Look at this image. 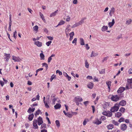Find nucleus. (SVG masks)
Segmentation results:
<instances>
[{"label":"nucleus","mask_w":132,"mask_h":132,"mask_svg":"<svg viewBox=\"0 0 132 132\" xmlns=\"http://www.w3.org/2000/svg\"><path fill=\"white\" fill-rule=\"evenodd\" d=\"M127 82L126 85V89H129L132 88V78L127 80Z\"/></svg>","instance_id":"f257e3e1"},{"label":"nucleus","mask_w":132,"mask_h":132,"mask_svg":"<svg viewBox=\"0 0 132 132\" xmlns=\"http://www.w3.org/2000/svg\"><path fill=\"white\" fill-rule=\"evenodd\" d=\"M119 105L118 104H116L110 109L112 112H114L117 111L119 109Z\"/></svg>","instance_id":"f03ea898"},{"label":"nucleus","mask_w":132,"mask_h":132,"mask_svg":"<svg viewBox=\"0 0 132 132\" xmlns=\"http://www.w3.org/2000/svg\"><path fill=\"white\" fill-rule=\"evenodd\" d=\"M102 113L103 115L110 117H111L112 115V112L109 111H104Z\"/></svg>","instance_id":"7ed1b4c3"},{"label":"nucleus","mask_w":132,"mask_h":132,"mask_svg":"<svg viewBox=\"0 0 132 132\" xmlns=\"http://www.w3.org/2000/svg\"><path fill=\"white\" fill-rule=\"evenodd\" d=\"M120 98V97L117 95H113L111 97V100L114 102L118 101Z\"/></svg>","instance_id":"20e7f679"},{"label":"nucleus","mask_w":132,"mask_h":132,"mask_svg":"<svg viewBox=\"0 0 132 132\" xmlns=\"http://www.w3.org/2000/svg\"><path fill=\"white\" fill-rule=\"evenodd\" d=\"M70 27V26L69 24L68 25L65 29V32L67 36L68 35L69 32L71 31Z\"/></svg>","instance_id":"39448f33"},{"label":"nucleus","mask_w":132,"mask_h":132,"mask_svg":"<svg viewBox=\"0 0 132 132\" xmlns=\"http://www.w3.org/2000/svg\"><path fill=\"white\" fill-rule=\"evenodd\" d=\"M33 126L34 127V128L35 129H36L38 128V127L37 125V120L36 119H34L33 121Z\"/></svg>","instance_id":"423d86ee"},{"label":"nucleus","mask_w":132,"mask_h":132,"mask_svg":"<svg viewBox=\"0 0 132 132\" xmlns=\"http://www.w3.org/2000/svg\"><path fill=\"white\" fill-rule=\"evenodd\" d=\"M110 103L107 102H105L103 104V108L104 109L106 110L107 108L109 107Z\"/></svg>","instance_id":"0eeeda50"},{"label":"nucleus","mask_w":132,"mask_h":132,"mask_svg":"<svg viewBox=\"0 0 132 132\" xmlns=\"http://www.w3.org/2000/svg\"><path fill=\"white\" fill-rule=\"evenodd\" d=\"M37 122L39 125H40L42 124L43 122L42 119L41 117H39L37 118Z\"/></svg>","instance_id":"6e6552de"},{"label":"nucleus","mask_w":132,"mask_h":132,"mask_svg":"<svg viewBox=\"0 0 132 132\" xmlns=\"http://www.w3.org/2000/svg\"><path fill=\"white\" fill-rule=\"evenodd\" d=\"M74 101L81 102L82 101V98L80 96H78L76 97L74 99Z\"/></svg>","instance_id":"1a4fd4ad"},{"label":"nucleus","mask_w":132,"mask_h":132,"mask_svg":"<svg viewBox=\"0 0 132 132\" xmlns=\"http://www.w3.org/2000/svg\"><path fill=\"white\" fill-rule=\"evenodd\" d=\"M127 128V125L125 124H121L120 126V128L122 130L125 131L126 130Z\"/></svg>","instance_id":"9d476101"},{"label":"nucleus","mask_w":132,"mask_h":132,"mask_svg":"<svg viewBox=\"0 0 132 132\" xmlns=\"http://www.w3.org/2000/svg\"><path fill=\"white\" fill-rule=\"evenodd\" d=\"M12 60L15 62H19L20 60V59L18 57H16L14 56H12Z\"/></svg>","instance_id":"9b49d317"},{"label":"nucleus","mask_w":132,"mask_h":132,"mask_svg":"<svg viewBox=\"0 0 132 132\" xmlns=\"http://www.w3.org/2000/svg\"><path fill=\"white\" fill-rule=\"evenodd\" d=\"M5 56V57L4 58L5 60V61L7 62H8L10 57V54H7L6 53H4Z\"/></svg>","instance_id":"f8f14e48"},{"label":"nucleus","mask_w":132,"mask_h":132,"mask_svg":"<svg viewBox=\"0 0 132 132\" xmlns=\"http://www.w3.org/2000/svg\"><path fill=\"white\" fill-rule=\"evenodd\" d=\"M111 83V81H108L106 82V84L108 86L109 89L108 90V92L110 91Z\"/></svg>","instance_id":"ddd939ff"},{"label":"nucleus","mask_w":132,"mask_h":132,"mask_svg":"<svg viewBox=\"0 0 132 132\" xmlns=\"http://www.w3.org/2000/svg\"><path fill=\"white\" fill-rule=\"evenodd\" d=\"M125 90V88L124 87H120L117 90L118 93H121L122 92Z\"/></svg>","instance_id":"4468645a"},{"label":"nucleus","mask_w":132,"mask_h":132,"mask_svg":"<svg viewBox=\"0 0 132 132\" xmlns=\"http://www.w3.org/2000/svg\"><path fill=\"white\" fill-rule=\"evenodd\" d=\"M115 23V21L114 19H113L112 20V22L109 23L108 25L110 28L111 27L114 25Z\"/></svg>","instance_id":"2eb2a0df"},{"label":"nucleus","mask_w":132,"mask_h":132,"mask_svg":"<svg viewBox=\"0 0 132 132\" xmlns=\"http://www.w3.org/2000/svg\"><path fill=\"white\" fill-rule=\"evenodd\" d=\"M126 104V102L124 100H122L120 102L119 104L122 106H125Z\"/></svg>","instance_id":"dca6fc26"},{"label":"nucleus","mask_w":132,"mask_h":132,"mask_svg":"<svg viewBox=\"0 0 132 132\" xmlns=\"http://www.w3.org/2000/svg\"><path fill=\"white\" fill-rule=\"evenodd\" d=\"M34 44L39 47H40L42 45V43L39 41L35 42L34 43Z\"/></svg>","instance_id":"f3484780"},{"label":"nucleus","mask_w":132,"mask_h":132,"mask_svg":"<svg viewBox=\"0 0 132 132\" xmlns=\"http://www.w3.org/2000/svg\"><path fill=\"white\" fill-rule=\"evenodd\" d=\"M45 97H43V101L45 105V106L47 108H49V106L47 104V102L45 101Z\"/></svg>","instance_id":"a211bd4d"},{"label":"nucleus","mask_w":132,"mask_h":132,"mask_svg":"<svg viewBox=\"0 0 132 132\" xmlns=\"http://www.w3.org/2000/svg\"><path fill=\"white\" fill-rule=\"evenodd\" d=\"M51 98L52 101V104H55V102L56 101L57 98H55L54 96H51Z\"/></svg>","instance_id":"6ab92c4d"},{"label":"nucleus","mask_w":132,"mask_h":132,"mask_svg":"<svg viewBox=\"0 0 132 132\" xmlns=\"http://www.w3.org/2000/svg\"><path fill=\"white\" fill-rule=\"evenodd\" d=\"M61 105L60 104L57 103L54 106L55 109H60L61 107Z\"/></svg>","instance_id":"aec40b11"},{"label":"nucleus","mask_w":132,"mask_h":132,"mask_svg":"<svg viewBox=\"0 0 132 132\" xmlns=\"http://www.w3.org/2000/svg\"><path fill=\"white\" fill-rule=\"evenodd\" d=\"M115 9L113 7H112L111 9V10H110V11L109 13V15L111 16L112 15V14H113L114 13V12H115Z\"/></svg>","instance_id":"412c9836"},{"label":"nucleus","mask_w":132,"mask_h":132,"mask_svg":"<svg viewBox=\"0 0 132 132\" xmlns=\"http://www.w3.org/2000/svg\"><path fill=\"white\" fill-rule=\"evenodd\" d=\"M63 75L64 76L66 77L67 79H68L69 81H70L71 79V77H70L66 72H64L63 73Z\"/></svg>","instance_id":"4be33fe9"},{"label":"nucleus","mask_w":132,"mask_h":132,"mask_svg":"<svg viewBox=\"0 0 132 132\" xmlns=\"http://www.w3.org/2000/svg\"><path fill=\"white\" fill-rule=\"evenodd\" d=\"M34 117V114L33 113H32L29 116V117H28V119L29 121H31L32 120Z\"/></svg>","instance_id":"5701e85b"},{"label":"nucleus","mask_w":132,"mask_h":132,"mask_svg":"<svg viewBox=\"0 0 132 132\" xmlns=\"http://www.w3.org/2000/svg\"><path fill=\"white\" fill-rule=\"evenodd\" d=\"M38 27L37 25H36L33 27L34 31L37 33L38 31Z\"/></svg>","instance_id":"b1692460"},{"label":"nucleus","mask_w":132,"mask_h":132,"mask_svg":"<svg viewBox=\"0 0 132 132\" xmlns=\"http://www.w3.org/2000/svg\"><path fill=\"white\" fill-rule=\"evenodd\" d=\"M58 10H57L55 11L54 12L52 13L50 15V17H52L53 16H55L56 15V14L58 12Z\"/></svg>","instance_id":"393cba45"},{"label":"nucleus","mask_w":132,"mask_h":132,"mask_svg":"<svg viewBox=\"0 0 132 132\" xmlns=\"http://www.w3.org/2000/svg\"><path fill=\"white\" fill-rule=\"evenodd\" d=\"M80 43L81 45L82 46L85 45V42L84 39L82 38L80 39Z\"/></svg>","instance_id":"a878e982"},{"label":"nucleus","mask_w":132,"mask_h":132,"mask_svg":"<svg viewBox=\"0 0 132 132\" xmlns=\"http://www.w3.org/2000/svg\"><path fill=\"white\" fill-rule=\"evenodd\" d=\"M102 123V122L99 120L98 119H97L95 122H93V123L94 124H96V125H99L101 124Z\"/></svg>","instance_id":"bb28decb"},{"label":"nucleus","mask_w":132,"mask_h":132,"mask_svg":"<svg viewBox=\"0 0 132 132\" xmlns=\"http://www.w3.org/2000/svg\"><path fill=\"white\" fill-rule=\"evenodd\" d=\"M121 112H117L115 113V116L118 118H119L121 116Z\"/></svg>","instance_id":"cd10ccee"},{"label":"nucleus","mask_w":132,"mask_h":132,"mask_svg":"<svg viewBox=\"0 0 132 132\" xmlns=\"http://www.w3.org/2000/svg\"><path fill=\"white\" fill-rule=\"evenodd\" d=\"M55 55L54 54H52L50 56L48 59V62L50 63L51 62V60L52 59V57H54Z\"/></svg>","instance_id":"c85d7f7f"},{"label":"nucleus","mask_w":132,"mask_h":132,"mask_svg":"<svg viewBox=\"0 0 132 132\" xmlns=\"http://www.w3.org/2000/svg\"><path fill=\"white\" fill-rule=\"evenodd\" d=\"M35 108H34L32 109H31V108H29L27 112L29 113H31L32 112H34L35 110Z\"/></svg>","instance_id":"c756f323"},{"label":"nucleus","mask_w":132,"mask_h":132,"mask_svg":"<svg viewBox=\"0 0 132 132\" xmlns=\"http://www.w3.org/2000/svg\"><path fill=\"white\" fill-rule=\"evenodd\" d=\"M107 127L108 129H112L113 128V125L112 124H110L107 125Z\"/></svg>","instance_id":"7c9ffc66"},{"label":"nucleus","mask_w":132,"mask_h":132,"mask_svg":"<svg viewBox=\"0 0 132 132\" xmlns=\"http://www.w3.org/2000/svg\"><path fill=\"white\" fill-rule=\"evenodd\" d=\"M87 86L88 88L92 89L93 88V84L92 83L90 82L89 84Z\"/></svg>","instance_id":"2f4dec72"},{"label":"nucleus","mask_w":132,"mask_h":132,"mask_svg":"<svg viewBox=\"0 0 132 132\" xmlns=\"http://www.w3.org/2000/svg\"><path fill=\"white\" fill-rule=\"evenodd\" d=\"M108 29V27L106 26H104L102 28V31H104L107 30Z\"/></svg>","instance_id":"473e14b6"},{"label":"nucleus","mask_w":132,"mask_h":132,"mask_svg":"<svg viewBox=\"0 0 132 132\" xmlns=\"http://www.w3.org/2000/svg\"><path fill=\"white\" fill-rule=\"evenodd\" d=\"M132 22V20L131 19H128V20H126V24H127L129 25Z\"/></svg>","instance_id":"72a5a7b5"},{"label":"nucleus","mask_w":132,"mask_h":132,"mask_svg":"<svg viewBox=\"0 0 132 132\" xmlns=\"http://www.w3.org/2000/svg\"><path fill=\"white\" fill-rule=\"evenodd\" d=\"M40 56L41 60H44L45 59V56L43 53H40Z\"/></svg>","instance_id":"f704fd0d"},{"label":"nucleus","mask_w":132,"mask_h":132,"mask_svg":"<svg viewBox=\"0 0 132 132\" xmlns=\"http://www.w3.org/2000/svg\"><path fill=\"white\" fill-rule=\"evenodd\" d=\"M66 116L69 118H71L73 116V114L72 113H70V112H68L67 113Z\"/></svg>","instance_id":"c9c22d12"},{"label":"nucleus","mask_w":132,"mask_h":132,"mask_svg":"<svg viewBox=\"0 0 132 132\" xmlns=\"http://www.w3.org/2000/svg\"><path fill=\"white\" fill-rule=\"evenodd\" d=\"M86 19V18H82L81 20L79 21L78 22L79 23V24L80 25L82 24L84 22V21Z\"/></svg>","instance_id":"e433bc0d"},{"label":"nucleus","mask_w":132,"mask_h":132,"mask_svg":"<svg viewBox=\"0 0 132 132\" xmlns=\"http://www.w3.org/2000/svg\"><path fill=\"white\" fill-rule=\"evenodd\" d=\"M40 112V110L38 109L36 112L35 113V116L36 117L37 115H39V114Z\"/></svg>","instance_id":"4c0bfd02"},{"label":"nucleus","mask_w":132,"mask_h":132,"mask_svg":"<svg viewBox=\"0 0 132 132\" xmlns=\"http://www.w3.org/2000/svg\"><path fill=\"white\" fill-rule=\"evenodd\" d=\"M65 23V22L64 21L62 20L58 24V25H61L64 24Z\"/></svg>","instance_id":"58836bf2"},{"label":"nucleus","mask_w":132,"mask_h":132,"mask_svg":"<svg viewBox=\"0 0 132 132\" xmlns=\"http://www.w3.org/2000/svg\"><path fill=\"white\" fill-rule=\"evenodd\" d=\"M46 125L45 124H42L41 126V129H43L46 128Z\"/></svg>","instance_id":"ea45409f"},{"label":"nucleus","mask_w":132,"mask_h":132,"mask_svg":"<svg viewBox=\"0 0 132 132\" xmlns=\"http://www.w3.org/2000/svg\"><path fill=\"white\" fill-rule=\"evenodd\" d=\"M43 66L46 67V69L47 70L48 68V66L47 64L46 63H44L42 64Z\"/></svg>","instance_id":"a19ab883"},{"label":"nucleus","mask_w":132,"mask_h":132,"mask_svg":"<svg viewBox=\"0 0 132 132\" xmlns=\"http://www.w3.org/2000/svg\"><path fill=\"white\" fill-rule=\"evenodd\" d=\"M55 123L56 125L58 127H59L60 126V123L59 121L58 120H56L55 121Z\"/></svg>","instance_id":"79ce46f5"},{"label":"nucleus","mask_w":132,"mask_h":132,"mask_svg":"<svg viewBox=\"0 0 132 132\" xmlns=\"http://www.w3.org/2000/svg\"><path fill=\"white\" fill-rule=\"evenodd\" d=\"M112 123L116 126H118L119 124V123L117 121H116L114 120H113Z\"/></svg>","instance_id":"37998d69"},{"label":"nucleus","mask_w":132,"mask_h":132,"mask_svg":"<svg viewBox=\"0 0 132 132\" xmlns=\"http://www.w3.org/2000/svg\"><path fill=\"white\" fill-rule=\"evenodd\" d=\"M55 78H56V76L54 75H53L51 77V78L50 79V80L51 82L52 81V80L54 79Z\"/></svg>","instance_id":"c03bdc74"},{"label":"nucleus","mask_w":132,"mask_h":132,"mask_svg":"<svg viewBox=\"0 0 132 132\" xmlns=\"http://www.w3.org/2000/svg\"><path fill=\"white\" fill-rule=\"evenodd\" d=\"M125 109L123 107H121L119 111L122 113H123L125 112Z\"/></svg>","instance_id":"a18cd8bd"},{"label":"nucleus","mask_w":132,"mask_h":132,"mask_svg":"<svg viewBox=\"0 0 132 132\" xmlns=\"http://www.w3.org/2000/svg\"><path fill=\"white\" fill-rule=\"evenodd\" d=\"M106 119V117L104 116H101V118H100V120H102L103 121L105 120Z\"/></svg>","instance_id":"49530a36"},{"label":"nucleus","mask_w":132,"mask_h":132,"mask_svg":"<svg viewBox=\"0 0 132 132\" xmlns=\"http://www.w3.org/2000/svg\"><path fill=\"white\" fill-rule=\"evenodd\" d=\"M105 72V69H102L101 71H100L99 72L101 74L104 73Z\"/></svg>","instance_id":"de8ad7c7"},{"label":"nucleus","mask_w":132,"mask_h":132,"mask_svg":"<svg viewBox=\"0 0 132 132\" xmlns=\"http://www.w3.org/2000/svg\"><path fill=\"white\" fill-rule=\"evenodd\" d=\"M77 40V38H75L73 40V41L72 42V43L73 44L75 43V45H76Z\"/></svg>","instance_id":"09e8293b"},{"label":"nucleus","mask_w":132,"mask_h":132,"mask_svg":"<svg viewBox=\"0 0 132 132\" xmlns=\"http://www.w3.org/2000/svg\"><path fill=\"white\" fill-rule=\"evenodd\" d=\"M17 32L16 31H15L14 32L13 36L14 38L16 39L17 36Z\"/></svg>","instance_id":"8fccbe9b"},{"label":"nucleus","mask_w":132,"mask_h":132,"mask_svg":"<svg viewBox=\"0 0 132 132\" xmlns=\"http://www.w3.org/2000/svg\"><path fill=\"white\" fill-rule=\"evenodd\" d=\"M56 73H59V75H62V73L59 70H57L56 71Z\"/></svg>","instance_id":"3c124183"},{"label":"nucleus","mask_w":132,"mask_h":132,"mask_svg":"<svg viewBox=\"0 0 132 132\" xmlns=\"http://www.w3.org/2000/svg\"><path fill=\"white\" fill-rule=\"evenodd\" d=\"M85 67L87 68H88L89 67V64L87 60L85 62Z\"/></svg>","instance_id":"603ef678"},{"label":"nucleus","mask_w":132,"mask_h":132,"mask_svg":"<svg viewBox=\"0 0 132 132\" xmlns=\"http://www.w3.org/2000/svg\"><path fill=\"white\" fill-rule=\"evenodd\" d=\"M124 119L123 118L121 117L118 120V121L120 122L124 121Z\"/></svg>","instance_id":"864d4df0"},{"label":"nucleus","mask_w":132,"mask_h":132,"mask_svg":"<svg viewBox=\"0 0 132 132\" xmlns=\"http://www.w3.org/2000/svg\"><path fill=\"white\" fill-rule=\"evenodd\" d=\"M52 43L51 41H49L48 42H46V44L48 46H49Z\"/></svg>","instance_id":"5fc2aeb1"},{"label":"nucleus","mask_w":132,"mask_h":132,"mask_svg":"<svg viewBox=\"0 0 132 132\" xmlns=\"http://www.w3.org/2000/svg\"><path fill=\"white\" fill-rule=\"evenodd\" d=\"M67 18L66 19V21H69L70 20V17L69 15H67Z\"/></svg>","instance_id":"6e6d98bb"},{"label":"nucleus","mask_w":132,"mask_h":132,"mask_svg":"<svg viewBox=\"0 0 132 132\" xmlns=\"http://www.w3.org/2000/svg\"><path fill=\"white\" fill-rule=\"evenodd\" d=\"M93 80L94 81H98V79L96 77H94V78L93 79Z\"/></svg>","instance_id":"4d7b16f0"},{"label":"nucleus","mask_w":132,"mask_h":132,"mask_svg":"<svg viewBox=\"0 0 132 132\" xmlns=\"http://www.w3.org/2000/svg\"><path fill=\"white\" fill-rule=\"evenodd\" d=\"M73 3L74 4H77L78 3V0H73Z\"/></svg>","instance_id":"13d9d810"},{"label":"nucleus","mask_w":132,"mask_h":132,"mask_svg":"<svg viewBox=\"0 0 132 132\" xmlns=\"http://www.w3.org/2000/svg\"><path fill=\"white\" fill-rule=\"evenodd\" d=\"M89 103V102L88 101H86L84 102V104L86 106H87V105Z\"/></svg>","instance_id":"bf43d9fd"},{"label":"nucleus","mask_w":132,"mask_h":132,"mask_svg":"<svg viewBox=\"0 0 132 132\" xmlns=\"http://www.w3.org/2000/svg\"><path fill=\"white\" fill-rule=\"evenodd\" d=\"M41 132H47V130L46 129V128L41 129Z\"/></svg>","instance_id":"052dcab7"},{"label":"nucleus","mask_w":132,"mask_h":132,"mask_svg":"<svg viewBox=\"0 0 132 132\" xmlns=\"http://www.w3.org/2000/svg\"><path fill=\"white\" fill-rule=\"evenodd\" d=\"M74 35V33L73 32H71L69 34V35L70 37L71 36H72V37H73Z\"/></svg>","instance_id":"680f3d73"},{"label":"nucleus","mask_w":132,"mask_h":132,"mask_svg":"<svg viewBox=\"0 0 132 132\" xmlns=\"http://www.w3.org/2000/svg\"><path fill=\"white\" fill-rule=\"evenodd\" d=\"M0 84L1 85V86L3 87L4 85V83L3 81L1 80L0 81Z\"/></svg>","instance_id":"e2e57ef3"},{"label":"nucleus","mask_w":132,"mask_h":132,"mask_svg":"<svg viewBox=\"0 0 132 132\" xmlns=\"http://www.w3.org/2000/svg\"><path fill=\"white\" fill-rule=\"evenodd\" d=\"M85 46L87 50H89L90 48V47L88 46V44H85Z\"/></svg>","instance_id":"0e129e2a"},{"label":"nucleus","mask_w":132,"mask_h":132,"mask_svg":"<svg viewBox=\"0 0 132 132\" xmlns=\"http://www.w3.org/2000/svg\"><path fill=\"white\" fill-rule=\"evenodd\" d=\"M47 38H48V39L50 40H52L53 39V37L51 36H47Z\"/></svg>","instance_id":"69168bd1"},{"label":"nucleus","mask_w":132,"mask_h":132,"mask_svg":"<svg viewBox=\"0 0 132 132\" xmlns=\"http://www.w3.org/2000/svg\"><path fill=\"white\" fill-rule=\"evenodd\" d=\"M87 79H93V77L92 76H88L87 77Z\"/></svg>","instance_id":"338daca9"},{"label":"nucleus","mask_w":132,"mask_h":132,"mask_svg":"<svg viewBox=\"0 0 132 132\" xmlns=\"http://www.w3.org/2000/svg\"><path fill=\"white\" fill-rule=\"evenodd\" d=\"M128 72L129 74H132V68H131L129 69Z\"/></svg>","instance_id":"774afa93"}]
</instances>
